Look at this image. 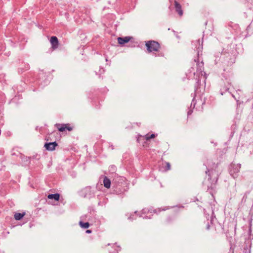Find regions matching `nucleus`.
<instances>
[{
    "label": "nucleus",
    "mask_w": 253,
    "mask_h": 253,
    "mask_svg": "<svg viewBox=\"0 0 253 253\" xmlns=\"http://www.w3.org/2000/svg\"><path fill=\"white\" fill-rule=\"evenodd\" d=\"M146 46L149 52L158 51L160 48V44L155 41H149L146 43Z\"/></svg>",
    "instance_id": "nucleus-1"
},
{
    "label": "nucleus",
    "mask_w": 253,
    "mask_h": 253,
    "mask_svg": "<svg viewBox=\"0 0 253 253\" xmlns=\"http://www.w3.org/2000/svg\"><path fill=\"white\" fill-rule=\"evenodd\" d=\"M56 126L58 128V130L61 132L64 131L66 129H67L69 131H71L72 130V127L70 126L69 124H56Z\"/></svg>",
    "instance_id": "nucleus-2"
},
{
    "label": "nucleus",
    "mask_w": 253,
    "mask_h": 253,
    "mask_svg": "<svg viewBox=\"0 0 253 253\" xmlns=\"http://www.w3.org/2000/svg\"><path fill=\"white\" fill-rule=\"evenodd\" d=\"M132 39V37H119L117 39V41L118 43L121 44L123 45L125 43L128 42L131 39Z\"/></svg>",
    "instance_id": "nucleus-3"
},
{
    "label": "nucleus",
    "mask_w": 253,
    "mask_h": 253,
    "mask_svg": "<svg viewBox=\"0 0 253 253\" xmlns=\"http://www.w3.org/2000/svg\"><path fill=\"white\" fill-rule=\"evenodd\" d=\"M50 42L52 45L53 49L57 48L59 45V42L57 38L55 36H52L50 38Z\"/></svg>",
    "instance_id": "nucleus-4"
},
{
    "label": "nucleus",
    "mask_w": 253,
    "mask_h": 253,
    "mask_svg": "<svg viewBox=\"0 0 253 253\" xmlns=\"http://www.w3.org/2000/svg\"><path fill=\"white\" fill-rule=\"evenodd\" d=\"M57 146V143L55 141L53 142L46 143L44 144V147L48 151H53L55 149Z\"/></svg>",
    "instance_id": "nucleus-5"
},
{
    "label": "nucleus",
    "mask_w": 253,
    "mask_h": 253,
    "mask_svg": "<svg viewBox=\"0 0 253 253\" xmlns=\"http://www.w3.org/2000/svg\"><path fill=\"white\" fill-rule=\"evenodd\" d=\"M174 5L176 11L178 12L180 16H182L183 14V11L181 9V6L180 4L175 1L174 2Z\"/></svg>",
    "instance_id": "nucleus-6"
},
{
    "label": "nucleus",
    "mask_w": 253,
    "mask_h": 253,
    "mask_svg": "<svg viewBox=\"0 0 253 253\" xmlns=\"http://www.w3.org/2000/svg\"><path fill=\"white\" fill-rule=\"evenodd\" d=\"M103 184L105 187L109 188L111 185V181L106 176H105L103 179Z\"/></svg>",
    "instance_id": "nucleus-7"
},
{
    "label": "nucleus",
    "mask_w": 253,
    "mask_h": 253,
    "mask_svg": "<svg viewBox=\"0 0 253 253\" xmlns=\"http://www.w3.org/2000/svg\"><path fill=\"white\" fill-rule=\"evenodd\" d=\"M47 198L49 199H54L56 201H58L60 198V195L58 193L55 194H49L48 195Z\"/></svg>",
    "instance_id": "nucleus-8"
},
{
    "label": "nucleus",
    "mask_w": 253,
    "mask_h": 253,
    "mask_svg": "<svg viewBox=\"0 0 253 253\" xmlns=\"http://www.w3.org/2000/svg\"><path fill=\"white\" fill-rule=\"evenodd\" d=\"M25 215V212L22 213L16 212L14 214V217L15 220H20Z\"/></svg>",
    "instance_id": "nucleus-9"
},
{
    "label": "nucleus",
    "mask_w": 253,
    "mask_h": 253,
    "mask_svg": "<svg viewBox=\"0 0 253 253\" xmlns=\"http://www.w3.org/2000/svg\"><path fill=\"white\" fill-rule=\"evenodd\" d=\"M156 135H157L155 134H152L150 135L148 133L146 134L145 136H144V137L146 140L148 141L150 139L154 138L156 136Z\"/></svg>",
    "instance_id": "nucleus-10"
},
{
    "label": "nucleus",
    "mask_w": 253,
    "mask_h": 253,
    "mask_svg": "<svg viewBox=\"0 0 253 253\" xmlns=\"http://www.w3.org/2000/svg\"><path fill=\"white\" fill-rule=\"evenodd\" d=\"M79 225L83 228H87L89 226V224L88 222L84 223L82 221H80Z\"/></svg>",
    "instance_id": "nucleus-11"
},
{
    "label": "nucleus",
    "mask_w": 253,
    "mask_h": 253,
    "mask_svg": "<svg viewBox=\"0 0 253 253\" xmlns=\"http://www.w3.org/2000/svg\"><path fill=\"white\" fill-rule=\"evenodd\" d=\"M171 169V166L169 163L166 162V167H165V170H170Z\"/></svg>",
    "instance_id": "nucleus-12"
},
{
    "label": "nucleus",
    "mask_w": 253,
    "mask_h": 253,
    "mask_svg": "<svg viewBox=\"0 0 253 253\" xmlns=\"http://www.w3.org/2000/svg\"><path fill=\"white\" fill-rule=\"evenodd\" d=\"M91 232V230H87L86 231V233H90Z\"/></svg>",
    "instance_id": "nucleus-13"
},
{
    "label": "nucleus",
    "mask_w": 253,
    "mask_h": 253,
    "mask_svg": "<svg viewBox=\"0 0 253 253\" xmlns=\"http://www.w3.org/2000/svg\"><path fill=\"white\" fill-rule=\"evenodd\" d=\"M51 134H52V133H51L50 134H49V136H48V137L46 138L47 141H48V140H49V138H49V136H50V135H51Z\"/></svg>",
    "instance_id": "nucleus-14"
}]
</instances>
